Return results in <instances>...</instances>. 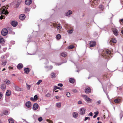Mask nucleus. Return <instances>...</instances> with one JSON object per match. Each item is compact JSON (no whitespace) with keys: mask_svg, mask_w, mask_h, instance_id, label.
Returning <instances> with one entry per match:
<instances>
[{"mask_svg":"<svg viewBox=\"0 0 123 123\" xmlns=\"http://www.w3.org/2000/svg\"><path fill=\"white\" fill-rule=\"evenodd\" d=\"M8 8H6V7L4 6L1 9L2 11L1 12L0 14H4L5 15L8 14V12L7 11Z\"/></svg>","mask_w":123,"mask_h":123,"instance_id":"nucleus-1","label":"nucleus"},{"mask_svg":"<svg viewBox=\"0 0 123 123\" xmlns=\"http://www.w3.org/2000/svg\"><path fill=\"white\" fill-rule=\"evenodd\" d=\"M8 33L7 30L6 28H4L2 29L1 31V34L3 36H6Z\"/></svg>","mask_w":123,"mask_h":123,"instance_id":"nucleus-2","label":"nucleus"},{"mask_svg":"<svg viewBox=\"0 0 123 123\" xmlns=\"http://www.w3.org/2000/svg\"><path fill=\"white\" fill-rule=\"evenodd\" d=\"M86 109L83 108H81L80 109V114L81 115H84L85 113Z\"/></svg>","mask_w":123,"mask_h":123,"instance_id":"nucleus-3","label":"nucleus"},{"mask_svg":"<svg viewBox=\"0 0 123 123\" xmlns=\"http://www.w3.org/2000/svg\"><path fill=\"white\" fill-rule=\"evenodd\" d=\"M86 101H88L89 102H91L92 101V100L90 98L88 97L86 95H84L83 96Z\"/></svg>","mask_w":123,"mask_h":123,"instance_id":"nucleus-4","label":"nucleus"},{"mask_svg":"<svg viewBox=\"0 0 123 123\" xmlns=\"http://www.w3.org/2000/svg\"><path fill=\"white\" fill-rule=\"evenodd\" d=\"M11 24L13 26L16 27L18 23L17 21H13L11 22Z\"/></svg>","mask_w":123,"mask_h":123,"instance_id":"nucleus-5","label":"nucleus"},{"mask_svg":"<svg viewBox=\"0 0 123 123\" xmlns=\"http://www.w3.org/2000/svg\"><path fill=\"white\" fill-rule=\"evenodd\" d=\"M25 18V14H21L19 16V19L21 20H24Z\"/></svg>","mask_w":123,"mask_h":123,"instance_id":"nucleus-6","label":"nucleus"},{"mask_svg":"<svg viewBox=\"0 0 123 123\" xmlns=\"http://www.w3.org/2000/svg\"><path fill=\"white\" fill-rule=\"evenodd\" d=\"M38 105L37 104V103L34 104L33 106V109L34 110H35L37 109L38 108Z\"/></svg>","mask_w":123,"mask_h":123,"instance_id":"nucleus-7","label":"nucleus"},{"mask_svg":"<svg viewBox=\"0 0 123 123\" xmlns=\"http://www.w3.org/2000/svg\"><path fill=\"white\" fill-rule=\"evenodd\" d=\"M89 44L90 47H92L95 45L96 43L95 41H91L89 43Z\"/></svg>","mask_w":123,"mask_h":123,"instance_id":"nucleus-8","label":"nucleus"},{"mask_svg":"<svg viewBox=\"0 0 123 123\" xmlns=\"http://www.w3.org/2000/svg\"><path fill=\"white\" fill-rule=\"evenodd\" d=\"M91 91L90 88L89 87H86L85 90V92L86 93H89Z\"/></svg>","mask_w":123,"mask_h":123,"instance_id":"nucleus-9","label":"nucleus"},{"mask_svg":"<svg viewBox=\"0 0 123 123\" xmlns=\"http://www.w3.org/2000/svg\"><path fill=\"white\" fill-rule=\"evenodd\" d=\"M1 88L2 91H5L6 88L5 85L4 84H1Z\"/></svg>","mask_w":123,"mask_h":123,"instance_id":"nucleus-10","label":"nucleus"},{"mask_svg":"<svg viewBox=\"0 0 123 123\" xmlns=\"http://www.w3.org/2000/svg\"><path fill=\"white\" fill-rule=\"evenodd\" d=\"M32 1L31 0H26L25 2V4L28 5H30Z\"/></svg>","mask_w":123,"mask_h":123,"instance_id":"nucleus-11","label":"nucleus"},{"mask_svg":"<svg viewBox=\"0 0 123 123\" xmlns=\"http://www.w3.org/2000/svg\"><path fill=\"white\" fill-rule=\"evenodd\" d=\"M26 106L28 108L30 107L31 106V103L30 101L27 102L25 104Z\"/></svg>","mask_w":123,"mask_h":123,"instance_id":"nucleus-12","label":"nucleus"},{"mask_svg":"<svg viewBox=\"0 0 123 123\" xmlns=\"http://www.w3.org/2000/svg\"><path fill=\"white\" fill-rule=\"evenodd\" d=\"M23 65L21 63L18 64L17 66V68L18 69H20L23 68Z\"/></svg>","mask_w":123,"mask_h":123,"instance_id":"nucleus-13","label":"nucleus"},{"mask_svg":"<svg viewBox=\"0 0 123 123\" xmlns=\"http://www.w3.org/2000/svg\"><path fill=\"white\" fill-rule=\"evenodd\" d=\"M113 33L114 34L115 36H117L118 35V31L116 29H115L113 31Z\"/></svg>","mask_w":123,"mask_h":123,"instance_id":"nucleus-14","label":"nucleus"},{"mask_svg":"<svg viewBox=\"0 0 123 123\" xmlns=\"http://www.w3.org/2000/svg\"><path fill=\"white\" fill-rule=\"evenodd\" d=\"M72 13V11L69 10L68 12L66 13V16H69V15Z\"/></svg>","mask_w":123,"mask_h":123,"instance_id":"nucleus-15","label":"nucleus"},{"mask_svg":"<svg viewBox=\"0 0 123 123\" xmlns=\"http://www.w3.org/2000/svg\"><path fill=\"white\" fill-rule=\"evenodd\" d=\"M24 70L25 73L26 74H28L30 71L29 68H27L24 69Z\"/></svg>","mask_w":123,"mask_h":123,"instance_id":"nucleus-16","label":"nucleus"},{"mask_svg":"<svg viewBox=\"0 0 123 123\" xmlns=\"http://www.w3.org/2000/svg\"><path fill=\"white\" fill-rule=\"evenodd\" d=\"M11 94V92L9 90H7L6 93V95L7 96H9Z\"/></svg>","mask_w":123,"mask_h":123,"instance_id":"nucleus-17","label":"nucleus"},{"mask_svg":"<svg viewBox=\"0 0 123 123\" xmlns=\"http://www.w3.org/2000/svg\"><path fill=\"white\" fill-rule=\"evenodd\" d=\"M4 82L8 85L10 84L11 83L10 81L7 79H6L5 81H4Z\"/></svg>","mask_w":123,"mask_h":123,"instance_id":"nucleus-18","label":"nucleus"},{"mask_svg":"<svg viewBox=\"0 0 123 123\" xmlns=\"http://www.w3.org/2000/svg\"><path fill=\"white\" fill-rule=\"evenodd\" d=\"M69 81L70 83H73L74 82L75 80L73 78H70L69 80Z\"/></svg>","mask_w":123,"mask_h":123,"instance_id":"nucleus-19","label":"nucleus"},{"mask_svg":"<svg viewBox=\"0 0 123 123\" xmlns=\"http://www.w3.org/2000/svg\"><path fill=\"white\" fill-rule=\"evenodd\" d=\"M5 41L3 38L1 37H0V43H3Z\"/></svg>","mask_w":123,"mask_h":123,"instance_id":"nucleus-20","label":"nucleus"},{"mask_svg":"<svg viewBox=\"0 0 123 123\" xmlns=\"http://www.w3.org/2000/svg\"><path fill=\"white\" fill-rule=\"evenodd\" d=\"M9 123H14V120L12 118L9 119L8 120Z\"/></svg>","mask_w":123,"mask_h":123,"instance_id":"nucleus-21","label":"nucleus"},{"mask_svg":"<svg viewBox=\"0 0 123 123\" xmlns=\"http://www.w3.org/2000/svg\"><path fill=\"white\" fill-rule=\"evenodd\" d=\"M67 55V54L66 52H62L61 54V55L63 57L66 56Z\"/></svg>","mask_w":123,"mask_h":123,"instance_id":"nucleus-22","label":"nucleus"},{"mask_svg":"<svg viewBox=\"0 0 123 123\" xmlns=\"http://www.w3.org/2000/svg\"><path fill=\"white\" fill-rule=\"evenodd\" d=\"M20 2L18 1H17L15 4V7L18 8V7L20 4Z\"/></svg>","mask_w":123,"mask_h":123,"instance_id":"nucleus-23","label":"nucleus"},{"mask_svg":"<svg viewBox=\"0 0 123 123\" xmlns=\"http://www.w3.org/2000/svg\"><path fill=\"white\" fill-rule=\"evenodd\" d=\"M14 88L16 91H19L20 90V88L17 86H15Z\"/></svg>","mask_w":123,"mask_h":123,"instance_id":"nucleus-24","label":"nucleus"},{"mask_svg":"<svg viewBox=\"0 0 123 123\" xmlns=\"http://www.w3.org/2000/svg\"><path fill=\"white\" fill-rule=\"evenodd\" d=\"M73 117L74 118L78 116V114L77 112H74L73 114Z\"/></svg>","mask_w":123,"mask_h":123,"instance_id":"nucleus-25","label":"nucleus"},{"mask_svg":"<svg viewBox=\"0 0 123 123\" xmlns=\"http://www.w3.org/2000/svg\"><path fill=\"white\" fill-rule=\"evenodd\" d=\"M74 48V46L73 45H72L69 46L68 47V49H71Z\"/></svg>","mask_w":123,"mask_h":123,"instance_id":"nucleus-26","label":"nucleus"},{"mask_svg":"<svg viewBox=\"0 0 123 123\" xmlns=\"http://www.w3.org/2000/svg\"><path fill=\"white\" fill-rule=\"evenodd\" d=\"M105 53L108 55H110L111 53V52L110 50H105Z\"/></svg>","mask_w":123,"mask_h":123,"instance_id":"nucleus-27","label":"nucleus"},{"mask_svg":"<svg viewBox=\"0 0 123 123\" xmlns=\"http://www.w3.org/2000/svg\"><path fill=\"white\" fill-rule=\"evenodd\" d=\"M51 75L52 78H54L55 77V73L53 72L51 73Z\"/></svg>","mask_w":123,"mask_h":123,"instance_id":"nucleus-28","label":"nucleus"},{"mask_svg":"<svg viewBox=\"0 0 123 123\" xmlns=\"http://www.w3.org/2000/svg\"><path fill=\"white\" fill-rule=\"evenodd\" d=\"M120 99H116L114 100V102L116 103H118L120 101Z\"/></svg>","mask_w":123,"mask_h":123,"instance_id":"nucleus-29","label":"nucleus"},{"mask_svg":"<svg viewBox=\"0 0 123 123\" xmlns=\"http://www.w3.org/2000/svg\"><path fill=\"white\" fill-rule=\"evenodd\" d=\"M61 36L60 34H58L56 36V39H59L61 38Z\"/></svg>","mask_w":123,"mask_h":123,"instance_id":"nucleus-30","label":"nucleus"},{"mask_svg":"<svg viewBox=\"0 0 123 123\" xmlns=\"http://www.w3.org/2000/svg\"><path fill=\"white\" fill-rule=\"evenodd\" d=\"M3 112L4 114L5 115H7L9 114L8 111L6 110L4 111Z\"/></svg>","mask_w":123,"mask_h":123,"instance_id":"nucleus-31","label":"nucleus"},{"mask_svg":"<svg viewBox=\"0 0 123 123\" xmlns=\"http://www.w3.org/2000/svg\"><path fill=\"white\" fill-rule=\"evenodd\" d=\"M30 11V9L29 8H26L25 9V12H29Z\"/></svg>","mask_w":123,"mask_h":123,"instance_id":"nucleus-32","label":"nucleus"},{"mask_svg":"<svg viewBox=\"0 0 123 123\" xmlns=\"http://www.w3.org/2000/svg\"><path fill=\"white\" fill-rule=\"evenodd\" d=\"M99 8L102 11H103L104 8L103 6L102 5H99Z\"/></svg>","mask_w":123,"mask_h":123,"instance_id":"nucleus-33","label":"nucleus"},{"mask_svg":"<svg viewBox=\"0 0 123 123\" xmlns=\"http://www.w3.org/2000/svg\"><path fill=\"white\" fill-rule=\"evenodd\" d=\"M120 119H121L123 116V111H121L120 114Z\"/></svg>","mask_w":123,"mask_h":123,"instance_id":"nucleus-34","label":"nucleus"},{"mask_svg":"<svg viewBox=\"0 0 123 123\" xmlns=\"http://www.w3.org/2000/svg\"><path fill=\"white\" fill-rule=\"evenodd\" d=\"M34 98L36 101L37 100V99L38 97L37 95H35L34 97Z\"/></svg>","mask_w":123,"mask_h":123,"instance_id":"nucleus-35","label":"nucleus"},{"mask_svg":"<svg viewBox=\"0 0 123 123\" xmlns=\"http://www.w3.org/2000/svg\"><path fill=\"white\" fill-rule=\"evenodd\" d=\"M56 27L57 28V30H60L62 28L61 25H59L58 26H57Z\"/></svg>","mask_w":123,"mask_h":123,"instance_id":"nucleus-36","label":"nucleus"},{"mask_svg":"<svg viewBox=\"0 0 123 123\" xmlns=\"http://www.w3.org/2000/svg\"><path fill=\"white\" fill-rule=\"evenodd\" d=\"M66 95L68 97H69L70 96V93L68 92H67Z\"/></svg>","mask_w":123,"mask_h":123,"instance_id":"nucleus-37","label":"nucleus"},{"mask_svg":"<svg viewBox=\"0 0 123 123\" xmlns=\"http://www.w3.org/2000/svg\"><path fill=\"white\" fill-rule=\"evenodd\" d=\"M6 61L3 62L2 63V65L3 66H5L6 63Z\"/></svg>","mask_w":123,"mask_h":123,"instance_id":"nucleus-38","label":"nucleus"},{"mask_svg":"<svg viewBox=\"0 0 123 123\" xmlns=\"http://www.w3.org/2000/svg\"><path fill=\"white\" fill-rule=\"evenodd\" d=\"M57 106L58 107H60L61 106V104L60 103H58L56 104Z\"/></svg>","mask_w":123,"mask_h":123,"instance_id":"nucleus-39","label":"nucleus"},{"mask_svg":"<svg viewBox=\"0 0 123 123\" xmlns=\"http://www.w3.org/2000/svg\"><path fill=\"white\" fill-rule=\"evenodd\" d=\"M112 41V42L114 43H116L117 42V41L115 39H113Z\"/></svg>","mask_w":123,"mask_h":123,"instance_id":"nucleus-40","label":"nucleus"},{"mask_svg":"<svg viewBox=\"0 0 123 123\" xmlns=\"http://www.w3.org/2000/svg\"><path fill=\"white\" fill-rule=\"evenodd\" d=\"M27 86V89L28 90H29L31 88V85H29L28 84H26Z\"/></svg>","mask_w":123,"mask_h":123,"instance_id":"nucleus-41","label":"nucleus"},{"mask_svg":"<svg viewBox=\"0 0 123 123\" xmlns=\"http://www.w3.org/2000/svg\"><path fill=\"white\" fill-rule=\"evenodd\" d=\"M87 119L90 120V118L88 117H85L84 119V121H85Z\"/></svg>","mask_w":123,"mask_h":123,"instance_id":"nucleus-42","label":"nucleus"},{"mask_svg":"<svg viewBox=\"0 0 123 123\" xmlns=\"http://www.w3.org/2000/svg\"><path fill=\"white\" fill-rule=\"evenodd\" d=\"M42 82V80H40L38 81L37 83V84L39 85L40 83Z\"/></svg>","mask_w":123,"mask_h":123,"instance_id":"nucleus-43","label":"nucleus"},{"mask_svg":"<svg viewBox=\"0 0 123 123\" xmlns=\"http://www.w3.org/2000/svg\"><path fill=\"white\" fill-rule=\"evenodd\" d=\"M43 119L42 117H40L38 119V120L39 122H41V121Z\"/></svg>","mask_w":123,"mask_h":123,"instance_id":"nucleus-44","label":"nucleus"},{"mask_svg":"<svg viewBox=\"0 0 123 123\" xmlns=\"http://www.w3.org/2000/svg\"><path fill=\"white\" fill-rule=\"evenodd\" d=\"M51 94L50 93H48L46 95V96L48 97H49L50 96Z\"/></svg>","mask_w":123,"mask_h":123,"instance_id":"nucleus-45","label":"nucleus"},{"mask_svg":"<svg viewBox=\"0 0 123 123\" xmlns=\"http://www.w3.org/2000/svg\"><path fill=\"white\" fill-rule=\"evenodd\" d=\"M58 89V87H57L56 86H54V90H55L56 89Z\"/></svg>","mask_w":123,"mask_h":123,"instance_id":"nucleus-46","label":"nucleus"},{"mask_svg":"<svg viewBox=\"0 0 123 123\" xmlns=\"http://www.w3.org/2000/svg\"><path fill=\"white\" fill-rule=\"evenodd\" d=\"M58 85L60 87H62L63 86V84L62 83H59L58 84Z\"/></svg>","mask_w":123,"mask_h":123,"instance_id":"nucleus-47","label":"nucleus"},{"mask_svg":"<svg viewBox=\"0 0 123 123\" xmlns=\"http://www.w3.org/2000/svg\"><path fill=\"white\" fill-rule=\"evenodd\" d=\"M30 99H31V100L32 101H33L34 102L35 101V100L34 99V98L32 97Z\"/></svg>","mask_w":123,"mask_h":123,"instance_id":"nucleus-48","label":"nucleus"},{"mask_svg":"<svg viewBox=\"0 0 123 123\" xmlns=\"http://www.w3.org/2000/svg\"><path fill=\"white\" fill-rule=\"evenodd\" d=\"M4 16L5 17V16H4L2 15H1V16H0V19H3V18H4Z\"/></svg>","mask_w":123,"mask_h":123,"instance_id":"nucleus-49","label":"nucleus"},{"mask_svg":"<svg viewBox=\"0 0 123 123\" xmlns=\"http://www.w3.org/2000/svg\"><path fill=\"white\" fill-rule=\"evenodd\" d=\"M72 91L74 92H77V90L75 89H73L72 90Z\"/></svg>","mask_w":123,"mask_h":123,"instance_id":"nucleus-50","label":"nucleus"},{"mask_svg":"<svg viewBox=\"0 0 123 123\" xmlns=\"http://www.w3.org/2000/svg\"><path fill=\"white\" fill-rule=\"evenodd\" d=\"M73 31V30H71L68 31V32L70 34H71L72 33Z\"/></svg>","mask_w":123,"mask_h":123,"instance_id":"nucleus-51","label":"nucleus"},{"mask_svg":"<svg viewBox=\"0 0 123 123\" xmlns=\"http://www.w3.org/2000/svg\"><path fill=\"white\" fill-rule=\"evenodd\" d=\"M94 114L95 115L97 116V115L98 114L99 112L98 111H96L94 113Z\"/></svg>","mask_w":123,"mask_h":123,"instance_id":"nucleus-52","label":"nucleus"},{"mask_svg":"<svg viewBox=\"0 0 123 123\" xmlns=\"http://www.w3.org/2000/svg\"><path fill=\"white\" fill-rule=\"evenodd\" d=\"M97 103H98V105L100 104L101 103V101L100 100H98L97 102Z\"/></svg>","mask_w":123,"mask_h":123,"instance_id":"nucleus-53","label":"nucleus"},{"mask_svg":"<svg viewBox=\"0 0 123 123\" xmlns=\"http://www.w3.org/2000/svg\"><path fill=\"white\" fill-rule=\"evenodd\" d=\"M3 96L2 94L0 92V99H1V98Z\"/></svg>","mask_w":123,"mask_h":123,"instance_id":"nucleus-54","label":"nucleus"},{"mask_svg":"<svg viewBox=\"0 0 123 123\" xmlns=\"http://www.w3.org/2000/svg\"><path fill=\"white\" fill-rule=\"evenodd\" d=\"M89 116H92V112H90L89 114Z\"/></svg>","mask_w":123,"mask_h":123,"instance_id":"nucleus-55","label":"nucleus"},{"mask_svg":"<svg viewBox=\"0 0 123 123\" xmlns=\"http://www.w3.org/2000/svg\"><path fill=\"white\" fill-rule=\"evenodd\" d=\"M78 103L79 104H82V102L81 101H79L78 102Z\"/></svg>","mask_w":123,"mask_h":123,"instance_id":"nucleus-56","label":"nucleus"},{"mask_svg":"<svg viewBox=\"0 0 123 123\" xmlns=\"http://www.w3.org/2000/svg\"><path fill=\"white\" fill-rule=\"evenodd\" d=\"M58 89H59V90H63L62 88H61V87H58Z\"/></svg>","mask_w":123,"mask_h":123,"instance_id":"nucleus-57","label":"nucleus"},{"mask_svg":"<svg viewBox=\"0 0 123 123\" xmlns=\"http://www.w3.org/2000/svg\"><path fill=\"white\" fill-rule=\"evenodd\" d=\"M97 116L95 115L94 116H93V117L94 118H95L97 117Z\"/></svg>","mask_w":123,"mask_h":123,"instance_id":"nucleus-58","label":"nucleus"},{"mask_svg":"<svg viewBox=\"0 0 123 123\" xmlns=\"http://www.w3.org/2000/svg\"><path fill=\"white\" fill-rule=\"evenodd\" d=\"M62 63H58L57 64V65H58L59 66V65H61V64Z\"/></svg>","mask_w":123,"mask_h":123,"instance_id":"nucleus-59","label":"nucleus"},{"mask_svg":"<svg viewBox=\"0 0 123 123\" xmlns=\"http://www.w3.org/2000/svg\"><path fill=\"white\" fill-rule=\"evenodd\" d=\"M55 98L56 99H58L59 98V97L58 96H56Z\"/></svg>","mask_w":123,"mask_h":123,"instance_id":"nucleus-60","label":"nucleus"},{"mask_svg":"<svg viewBox=\"0 0 123 123\" xmlns=\"http://www.w3.org/2000/svg\"><path fill=\"white\" fill-rule=\"evenodd\" d=\"M6 70V69L5 68H4L2 70V71H4Z\"/></svg>","mask_w":123,"mask_h":123,"instance_id":"nucleus-61","label":"nucleus"},{"mask_svg":"<svg viewBox=\"0 0 123 123\" xmlns=\"http://www.w3.org/2000/svg\"><path fill=\"white\" fill-rule=\"evenodd\" d=\"M121 21L123 23V19H121Z\"/></svg>","mask_w":123,"mask_h":123,"instance_id":"nucleus-62","label":"nucleus"},{"mask_svg":"<svg viewBox=\"0 0 123 123\" xmlns=\"http://www.w3.org/2000/svg\"><path fill=\"white\" fill-rule=\"evenodd\" d=\"M12 43L13 44H14V43H15V42L14 41H12Z\"/></svg>","mask_w":123,"mask_h":123,"instance_id":"nucleus-63","label":"nucleus"},{"mask_svg":"<svg viewBox=\"0 0 123 123\" xmlns=\"http://www.w3.org/2000/svg\"><path fill=\"white\" fill-rule=\"evenodd\" d=\"M121 33L123 34V30H122L121 31Z\"/></svg>","mask_w":123,"mask_h":123,"instance_id":"nucleus-64","label":"nucleus"}]
</instances>
